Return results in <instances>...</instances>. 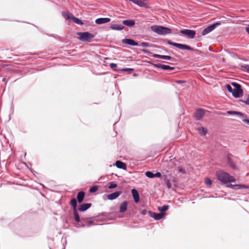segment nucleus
<instances>
[{
  "mask_svg": "<svg viewBox=\"0 0 249 249\" xmlns=\"http://www.w3.org/2000/svg\"><path fill=\"white\" fill-rule=\"evenodd\" d=\"M204 114L205 112L203 110L200 109H198L196 112L195 117L198 120L200 119L204 115Z\"/></svg>",
  "mask_w": 249,
  "mask_h": 249,
  "instance_id": "16",
  "label": "nucleus"
},
{
  "mask_svg": "<svg viewBox=\"0 0 249 249\" xmlns=\"http://www.w3.org/2000/svg\"><path fill=\"white\" fill-rule=\"evenodd\" d=\"M154 66L157 68H160L162 69V66H163L162 64H154Z\"/></svg>",
  "mask_w": 249,
  "mask_h": 249,
  "instance_id": "37",
  "label": "nucleus"
},
{
  "mask_svg": "<svg viewBox=\"0 0 249 249\" xmlns=\"http://www.w3.org/2000/svg\"><path fill=\"white\" fill-rule=\"evenodd\" d=\"M244 103L246 104H247V105H249V95L248 96V98H247V99L246 100V101L244 102Z\"/></svg>",
  "mask_w": 249,
  "mask_h": 249,
  "instance_id": "39",
  "label": "nucleus"
},
{
  "mask_svg": "<svg viewBox=\"0 0 249 249\" xmlns=\"http://www.w3.org/2000/svg\"><path fill=\"white\" fill-rule=\"evenodd\" d=\"M150 29L153 32L160 35H166L171 33V30L170 28L160 25H153L150 27Z\"/></svg>",
  "mask_w": 249,
  "mask_h": 249,
  "instance_id": "3",
  "label": "nucleus"
},
{
  "mask_svg": "<svg viewBox=\"0 0 249 249\" xmlns=\"http://www.w3.org/2000/svg\"><path fill=\"white\" fill-rule=\"evenodd\" d=\"M122 70L123 71H132L133 70V69H131V68H125V69H123Z\"/></svg>",
  "mask_w": 249,
  "mask_h": 249,
  "instance_id": "36",
  "label": "nucleus"
},
{
  "mask_svg": "<svg viewBox=\"0 0 249 249\" xmlns=\"http://www.w3.org/2000/svg\"><path fill=\"white\" fill-rule=\"evenodd\" d=\"M151 216L156 220H160L164 217V214L161 213H151Z\"/></svg>",
  "mask_w": 249,
  "mask_h": 249,
  "instance_id": "19",
  "label": "nucleus"
},
{
  "mask_svg": "<svg viewBox=\"0 0 249 249\" xmlns=\"http://www.w3.org/2000/svg\"><path fill=\"white\" fill-rule=\"evenodd\" d=\"M228 187L234 190L249 188V186L244 184H230Z\"/></svg>",
  "mask_w": 249,
  "mask_h": 249,
  "instance_id": "9",
  "label": "nucleus"
},
{
  "mask_svg": "<svg viewBox=\"0 0 249 249\" xmlns=\"http://www.w3.org/2000/svg\"><path fill=\"white\" fill-rule=\"evenodd\" d=\"M226 88L235 98H239L243 95L241 86L236 83L232 82L230 84L226 85Z\"/></svg>",
  "mask_w": 249,
  "mask_h": 249,
  "instance_id": "1",
  "label": "nucleus"
},
{
  "mask_svg": "<svg viewBox=\"0 0 249 249\" xmlns=\"http://www.w3.org/2000/svg\"><path fill=\"white\" fill-rule=\"evenodd\" d=\"M145 175L149 178H154V174L150 171H147L145 173Z\"/></svg>",
  "mask_w": 249,
  "mask_h": 249,
  "instance_id": "26",
  "label": "nucleus"
},
{
  "mask_svg": "<svg viewBox=\"0 0 249 249\" xmlns=\"http://www.w3.org/2000/svg\"><path fill=\"white\" fill-rule=\"evenodd\" d=\"M246 31L249 34V25L247 27H246Z\"/></svg>",
  "mask_w": 249,
  "mask_h": 249,
  "instance_id": "43",
  "label": "nucleus"
},
{
  "mask_svg": "<svg viewBox=\"0 0 249 249\" xmlns=\"http://www.w3.org/2000/svg\"><path fill=\"white\" fill-rule=\"evenodd\" d=\"M116 187H117V184L116 183H114L113 182H110V185L108 186V188L112 189V188H115Z\"/></svg>",
  "mask_w": 249,
  "mask_h": 249,
  "instance_id": "32",
  "label": "nucleus"
},
{
  "mask_svg": "<svg viewBox=\"0 0 249 249\" xmlns=\"http://www.w3.org/2000/svg\"><path fill=\"white\" fill-rule=\"evenodd\" d=\"M131 193L135 202L138 203L140 199L139 194L138 191L136 189H133L131 190Z\"/></svg>",
  "mask_w": 249,
  "mask_h": 249,
  "instance_id": "13",
  "label": "nucleus"
},
{
  "mask_svg": "<svg viewBox=\"0 0 249 249\" xmlns=\"http://www.w3.org/2000/svg\"><path fill=\"white\" fill-rule=\"evenodd\" d=\"M98 186H94L90 188L89 191L91 193H94L95 192L98 190Z\"/></svg>",
  "mask_w": 249,
  "mask_h": 249,
  "instance_id": "28",
  "label": "nucleus"
},
{
  "mask_svg": "<svg viewBox=\"0 0 249 249\" xmlns=\"http://www.w3.org/2000/svg\"><path fill=\"white\" fill-rule=\"evenodd\" d=\"M168 43L169 44L173 45V46H174V44H176V43H173V42H171L170 41H168Z\"/></svg>",
  "mask_w": 249,
  "mask_h": 249,
  "instance_id": "42",
  "label": "nucleus"
},
{
  "mask_svg": "<svg viewBox=\"0 0 249 249\" xmlns=\"http://www.w3.org/2000/svg\"><path fill=\"white\" fill-rule=\"evenodd\" d=\"M180 33L186 35L190 38H193L196 35V32L195 31L189 29L182 30L180 31Z\"/></svg>",
  "mask_w": 249,
  "mask_h": 249,
  "instance_id": "8",
  "label": "nucleus"
},
{
  "mask_svg": "<svg viewBox=\"0 0 249 249\" xmlns=\"http://www.w3.org/2000/svg\"><path fill=\"white\" fill-rule=\"evenodd\" d=\"M174 46L180 49L181 50H192L193 49L186 45L185 44H179V43H176V44H174Z\"/></svg>",
  "mask_w": 249,
  "mask_h": 249,
  "instance_id": "12",
  "label": "nucleus"
},
{
  "mask_svg": "<svg viewBox=\"0 0 249 249\" xmlns=\"http://www.w3.org/2000/svg\"><path fill=\"white\" fill-rule=\"evenodd\" d=\"M64 18L70 22H73L77 24L82 25L83 23L79 18L74 17L72 14L69 13H63Z\"/></svg>",
  "mask_w": 249,
  "mask_h": 249,
  "instance_id": "5",
  "label": "nucleus"
},
{
  "mask_svg": "<svg viewBox=\"0 0 249 249\" xmlns=\"http://www.w3.org/2000/svg\"><path fill=\"white\" fill-rule=\"evenodd\" d=\"M115 165L118 168L123 169L124 170L126 169V164L121 161H117L115 163Z\"/></svg>",
  "mask_w": 249,
  "mask_h": 249,
  "instance_id": "17",
  "label": "nucleus"
},
{
  "mask_svg": "<svg viewBox=\"0 0 249 249\" xmlns=\"http://www.w3.org/2000/svg\"><path fill=\"white\" fill-rule=\"evenodd\" d=\"M216 176L218 179L224 183L233 182L236 181V179L233 176L222 171H218Z\"/></svg>",
  "mask_w": 249,
  "mask_h": 249,
  "instance_id": "2",
  "label": "nucleus"
},
{
  "mask_svg": "<svg viewBox=\"0 0 249 249\" xmlns=\"http://www.w3.org/2000/svg\"><path fill=\"white\" fill-rule=\"evenodd\" d=\"M161 176V174L160 172H157L155 174H154V177H160Z\"/></svg>",
  "mask_w": 249,
  "mask_h": 249,
  "instance_id": "38",
  "label": "nucleus"
},
{
  "mask_svg": "<svg viewBox=\"0 0 249 249\" xmlns=\"http://www.w3.org/2000/svg\"><path fill=\"white\" fill-rule=\"evenodd\" d=\"M141 7L148 8L147 0H128Z\"/></svg>",
  "mask_w": 249,
  "mask_h": 249,
  "instance_id": "7",
  "label": "nucleus"
},
{
  "mask_svg": "<svg viewBox=\"0 0 249 249\" xmlns=\"http://www.w3.org/2000/svg\"><path fill=\"white\" fill-rule=\"evenodd\" d=\"M77 38L83 42H89L94 37V36L88 32H79L77 33Z\"/></svg>",
  "mask_w": 249,
  "mask_h": 249,
  "instance_id": "4",
  "label": "nucleus"
},
{
  "mask_svg": "<svg viewBox=\"0 0 249 249\" xmlns=\"http://www.w3.org/2000/svg\"><path fill=\"white\" fill-rule=\"evenodd\" d=\"M121 192H116L107 196V198L109 200H113L117 198L121 194Z\"/></svg>",
  "mask_w": 249,
  "mask_h": 249,
  "instance_id": "14",
  "label": "nucleus"
},
{
  "mask_svg": "<svg viewBox=\"0 0 249 249\" xmlns=\"http://www.w3.org/2000/svg\"><path fill=\"white\" fill-rule=\"evenodd\" d=\"M85 193L83 192H80L77 195L78 201L79 203L82 202L84 197Z\"/></svg>",
  "mask_w": 249,
  "mask_h": 249,
  "instance_id": "24",
  "label": "nucleus"
},
{
  "mask_svg": "<svg viewBox=\"0 0 249 249\" xmlns=\"http://www.w3.org/2000/svg\"><path fill=\"white\" fill-rule=\"evenodd\" d=\"M110 67L113 70H116L117 68V64L115 63H111L110 64Z\"/></svg>",
  "mask_w": 249,
  "mask_h": 249,
  "instance_id": "34",
  "label": "nucleus"
},
{
  "mask_svg": "<svg viewBox=\"0 0 249 249\" xmlns=\"http://www.w3.org/2000/svg\"><path fill=\"white\" fill-rule=\"evenodd\" d=\"M162 69L163 70H173L174 69V67H171L168 65H163V66H162Z\"/></svg>",
  "mask_w": 249,
  "mask_h": 249,
  "instance_id": "25",
  "label": "nucleus"
},
{
  "mask_svg": "<svg viewBox=\"0 0 249 249\" xmlns=\"http://www.w3.org/2000/svg\"><path fill=\"white\" fill-rule=\"evenodd\" d=\"M123 23L126 26L131 27L134 25L135 22L134 20L127 19L124 20Z\"/></svg>",
  "mask_w": 249,
  "mask_h": 249,
  "instance_id": "18",
  "label": "nucleus"
},
{
  "mask_svg": "<svg viewBox=\"0 0 249 249\" xmlns=\"http://www.w3.org/2000/svg\"><path fill=\"white\" fill-rule=\"evenodd\" d=\"M228 114H236V115H237L239 116H243V114L240 113V112H235V111H228L227 112Z\"/></svg>",
  "mask_w": 249,
  "mask_h": 249,
  "instance_id": "27",
  "label": "nucleus"
},
{
  "mask_svg": "<svg viewBox=\"0 0 249 249\" xmlns=\"http://www.w3.org/2000/svg\"><path fill=\"white\" fill-rule=\"evenodd\" d=\"M198 131L199 133L202 136H204L207 132V129L203 127H199L198 128Z\"/></svg>",
  "mask_w": 249,
  "mask_h": 249,
  "instance_id": "23",
  "label": "nucleus"
},
{
  "mask_svg": "<svg viewBox=\"0 0 249 249\" xmlns=\"http://www.w3.org/2000/svg\"><path fill=\"white\" fill-rule=\"evenodd\" d=\"M146 213V211L145 210H143L142 211V215H145Z\"/></svg>",
  "mask_w": 249,
  "mask_h": 249,
  "instance_id": "41",
  "label": "nucleus"
},
{
  "mask_svg": "<svg viewBox=\"0 0 249 249\" xmlns=\"http://www.w3.org/2000/svg\"><path fill=\"white\" fill-rule=\"evenodd\" d=\"M91 206V204L86 203L81 205L79 208V210L80 211H85L89 209Z\"/></svg>",
  "mask_w": 249,
  "mask_h": 249,
  "instance_id": "21",
  "label": "nucleus"
},
{
  "mask_svg": "<svg viewBox=\"0 0 249 249\" xmlns=\"http://www.w3.org/2000/svg\"><path fill=\"white\" fill-rule=\"evenodd\" d=\"M242 70L249 72V65H245L242 66Z\"/></svg>",
  "mask_w": 249,
  "mask_h": 249,
  "instance_id": "33",
  "label": "nucleus"
},
{
  "mask_svg": "<svg viewBox=\"0 0 249 249\" xmlns=\"http://www.w3.org/2000/svg\"><path fill=\"white\" fill-rule=\"evenodd\" d=\"M71 205L73 207L74 209L76 207V200L75 199H72L71 200Z\"/></svg>",
  "mask_w": 249,
  "mask_h": 249,
  "instance_id": "30",
  "label": "nucleus"
},
{
  "mask_svg": "<svg viewBox=\"0 0 249 249\" xmlns=\"http://www.w3.org/2000/svg\"><path fill=\"white\" fill-rule=\"evenodd\" d=\"M153 56L154 57H156V58H161V59H166V60H169L171 59V57L170 56H168V55H160V54H154L153 55Z\"/></svg>",
  "mask_w": 249,
  "mask_h": 249,
  "instance_id": "20",
  "label": "nucleus"
},
{
  "mask_svg": "<svg viewBox=\"0 0 249 249\" xmlns=\"http://www.w3.org/2000/svg\"><path fill=\"white\" fill-rule=\"evenodd\" d=\"M205 183L207 185H211L212 184V181L209 178H206L205 179Z\"/></svg>",
  "mask_w": 249,
  "mask_h": 249,
  "instance_id": "31",
  "label": "nucleus"
},
{
  "mask_svg": "<svg viewBox=\"0 0 249 249\" xmlns=\"http://www.w3.org/2000/svg\"><path fill=\"white\" fill-rule=\"evenodd\" d=\"M243 121L246 123L247 124H249V120H248V119H245V120H243Z\"/></svg>",
  "mask_w": 249,
  "mask_h": 249,
  "instance_id": "40",
  "label": "nucleus"
},
{
  "mask_svg": "<svg viewBox=\"0 0 249 249\" xmlns=\"http://www.w3.org/2000/svg\"><path fill=\"white\" fill-rule=\"evenodd\" d=\"M168 208V207L167 206L164 205L162 206L161 207H160L159 209L160 212H164L167 210Z\"/></svg>",
  "mask_w": 249,
  "mask_h": 249,
  "instance_id": "29",
  "label": "nucleus"
},
{
  "mask_svg": "<svg viewBox=\"0 0 249 249\" xmlns=\"http://www.w3.org/2000/svg\"><path fill=\"white\" fill-rule=\"evenodd\" d=\"M127 202L126 201H124L121 205L120 207V211L121 213L125 212L127 209Z\"/></svg>",
  "mask_w": 249,
  "mask_h": 249,
  "instance_id": "22",
  "label": "nucleus"
},
{
  "mask_svg": "<svg viewBox=\"0 0 249 249\" xmlns=\"http://www.w3.org/2000/svg\"><path fill=\"white\" fill-rule=\"evenodd\" d=\"M141 46L143 47H147L148 46V44L146 42H142L141 43Z\"/></svg>",
  "mask_w": 249,
  "mask_h": 249,
  "instance_id": "35",
  "label": "nucleus"
},
{
  "mask_svg": "<svg viewBox=\"0 0 249 249\" xmlns=\"http://www.w3.org/2000/svg\"><path fill=\"white\" fill-rule=\"evenodd\" d=\"M110 19L108 18H99L96 19L95 23L97 24H102L110 22Z\"/></svg>",
  "mask_w": 249,
  "mask_h": 249,
  "instance_id": "11",
  "label": "nucleus"
},
{
  "mask_svg": "<svg viewBox=\"0 0 249 249\" xmlns=\"http://www.w3.org/2000/svg\"><path fill=\"white\" fill-rule=\"evenodd\" d=\"M124 26L121 24L112 23L110 25V28L112 30L120 31L124 29Z\"/></svg>",
  "mask_w": 249,
  "mask_h": 249,
  "instance_id": "10",
  "label": "nucleus"
},
{
  "mask_svg": "<svg viewBox=\"0 0 249 249\" xmlns=\"http://www.w3.org/2000/svg\"><path fill=\"white\" fill-rule=\"evenodd\" d=\"M123 42L124 44H128L131 46H138V43L136 42L134 40L131 39H124L123 40Z\"/></svg>",
  "mask_w": 249,
  "mask_h": 249,
  "instance_id": "15",
  "label": "nucleus"
},
{
  "mask_svg": "<svg viewBox=\"0 0 249 249\" xmlns=\"http://www.w3.org/2000/svg\"><path fill=\"white\" fill-rule=\"evenodd\" d=\"M219 25H220V23L216 22L208 26L203 30L202 33V35H206L207 34H209V33L213 31L216 28V26Z\"/></svg>",
  "mask_w": 249,
  "mask_h": 249,
  "instance_id": "6",
  "label": "nucleus"
},
{
  "mask_svg": "<svg viewBox=\"0 0 249 249\" xmlns=\"http://www.w3.org/2000/svg\"><path fill=\"white\" fill-rule=\"evenodd\" d=\"M75 219L77 221H78L79 220V217L78 215H76Z\"/></svg>",
  "mask_w": 249,
  "mask_h": 249,
  "instance_id": "45",
  "label": "nucleus"
},
{
  "mask_svg": "<svg viewBox=\"0 0 249 249\" xmlns=\"http://www.w3.org/2000/svg\"><path fill=\"white\" fill-rule=\"evenodd\" d=\"M176 82L177 83H178V84H181V83H183L184 81H183L177 80V81H176Z\"/></svg>",
  "mask_w": 249,
  "mask_h": 249,
  "instance_id": "44",
  "label": "nucleus"
}]
</instances>
